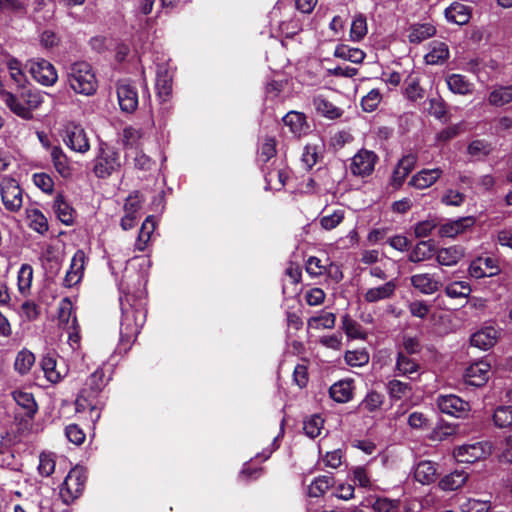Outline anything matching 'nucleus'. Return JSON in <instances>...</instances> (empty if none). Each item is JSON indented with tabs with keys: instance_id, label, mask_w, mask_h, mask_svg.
Instances as JSON below:
<instances>
[{
	"instance_id": "1",
	"label": "nucleus",
	"mask_w": 512,
	"mask_h": 512,
	"mask_svg": "<svg viewBox=\"0 0 512 512\" xmlns=\"http://www.w3.org/2000/svg\"><path fill=\"white\" fill-rule=\"evenodd\" d=\"M127 292L120 298L121 322L119 349L127 352L139 335L146 321V292L144 288L131 292L127 285Z\"/></svg>"
},
{
	"instance_id": "2",
	"label": "nucleus",
	"mask_w": 512,
	"mask_h": 512,
	"mask_svg": "<svg viewBox=\"0 0 512 512\" xmlns=\"http://www.w3.org/2000/svg\"><path fill=\"white\" fill-rule=\"evenodd\" d=\"M108 379L102 368L96 369L86 380L76 401V413L83 420L94 425L101 417L102 403L97 399Z\"/></svg>"
},
{
	"instance_id": "3",
	"label": "nucleus",
	"mask_w": 512,
	"mask_h": 512,
	"mask_svg": "<svg viewBox=\"0 0 512 512\" xmlns=\"http://www.w3.org/2000/svg\"><path fill=\"white\" fill-rule=\"evenodd\" d=\"M44 95L38 90H26L20 95L1 91V101L17 116L31 119L32 112L43 103Z\"/></svg>"
},
{
	"instance_id": "4",
	"label": "nucleus",
	"mask_w": 512,
	"mask_h": 512,
	"mask_svg": "<svg viewBox=\"0 0 512 512\" xmlns=\"http://www.w3.org/2000/svg\"><path fill=\"white\" fill-rule=\"evenodd\" d=\"M71 89L82 95H93L98 87V81L92 66L84 61L73 63L67 72Z\"/></svg>"
},
{
	"instance_id": "5",
	"label": "nucleus",
	"mask_w": 512,
	"mask_h": 512,
	"mask_svg": "<svg viewBox=\"0 0 512 512\" xmlns=\"http://www.w3.org/2000/svg\"><path fill=\"white\" fill-rule=\"evenodd\" d=\"M59 326L68 334V341L72 349L79 346L80 334L79 324L75 315L72 301L69 298H63L58 305Z\"/></svg>"
},
{
	"instance_id": "6",
	"label": "nucleus",
	"mask_w": 512,
	"mask_h": 512,
	"mask_svg": "<svg viewBox=\"0 0 512 512\" xmlns=\"http://www.w3.org/2000/svg\"><path fill=\"white\" fill-rule=\"evenodd\" d=\"M121 168L120 153L112 147L101 145L94 160L93 172L98 178H107Z\"/></svg>"
},
{
	"instance_id": "7",
	"label": "nucleus",
	"mask_w": 512,
	"mask_h": 512,
	"mask_svg": "<svg viewBox=\"0 0 512 512\" xmlns=\"http://www.w3.org/2000/svg\"><path fill=\"white\" fill-rule=\"evenodd\" d=\"M0 196L4 208L16 213L23 206V189L12 177L5 176L0 180Z\"/></svg>"
},
{
	"instance_id": "8",
	"label": "nucleus",
	"mask_w": 512,
	"mask_h": 512,
	"mask_svg": "<svg viewBox=\"0 0 512 512\" xmlns=\"http://www.w3.org/2000/svg\"><path fill=\"white\" fill-rule=\"evenodd\" d=\"M86 482L85 472L78 467L69 471L60 486V497L65 504H69L77 499L83 492Z\"/></svg>"
},
{
	"instance_id": "9",
	"label": "nucleus",
	"mask_w": 512,
	"mask_h": 512,
	"mask_svg": "<svg viewBox=\"0 0 512 512\" xmlns=\"http://www.w3.org/2000/svg\"><path fill=\"white\" fill-rule=\"evenodd\" d=\"M377 161L375 152L363 148L351 158L349 170L356 177H368L373 173Z\"/></svg>"
},
{
	"instance_id": "10",
	"label": "nucleus",
	"mask_w": 512,
	"mask_h": 512,
	"mask_svg": "<svg viewBox=\"0 0 512 512\" xmlns=\"http://www.w3.org/2000/svg\"><path fill=\"white\" fill-rule=\"evenodd\" d=\"M491 454V447L486 442L465 444L454 450V457L462 463H474Z\"/></svg>"
},
{
	"instance_id": "11",
	"label": "nucleus",
	"mask_w": 512,
	"mask_h": 512,
	"mask_svg": "<svg viewBox=\"0 0 512 512\" xmlns=\"http://www.w3.org/2000/svg\"><path fill=\"white\" fill-rule=\"evenodd\" d=\"M29 71L32 77L44 86H52L58 79L55 67L44 59L31 60Z\"/></svg>"
},
{
	"instance_id": "12",
	"label": "nucleus",
	"mask_w": 512,
	"mask_h": 512,
	"mask_svg": "<svg viewBox=\"0 0 512 512\" xmlns=\"http://www.w3.org/2000/svg\"><path fill=\"white\" fill-rule=\"evenodd\" d=\"M437 406L442 413L458 418L464 417L470 411L469 403L454 394L439 395Z\"/></svg>"
},
{
	"instance_id": "13",
	"label": "nucleus",
	"mask_w": 512,
	"mask_h": 512,
	"mask_svg": "<svg viewBox=\"0 0 512 512\" xmlns=\"http://www.w3.org/2000/svg\"><path fill=\"white\" fill-rule=\"evenodd\" d=\"M63 140L65 144L75 152L86 153L90 149L87 135L84 129L78 125H67Z\"/></svg>"
},
{
	"instance_id": "14",
	"label": "nucleus",
	"mask_w": 512,
	"mask_h": 512,
	"mask_svg": "<svg viewBox=\"0 0 512 512\" xmlns=\"http://www.w3.org/2000/svg\"><path fill=\"white\" fill-rule=\"evenodd\" d=\"M141 203L142 199L138 192H133L126 198L124 204V215L120 222L123 230H129L135 226L139 218Z\"/></svg>"
},
{
	"instance_id": "15",
	"label": "nucleus",
	"mask_w": 512,
	"mask_h": 512,
	"mask_svg": "<svg viewBox=\"0 0 512 512\" xmlns=\"http://www.w3.org/2000/svg\"><path fill=\"white\" fill-rule=\"evenodd\" d=\"M468 272L471 277L480 279L499 274L500 268L496 259L491 257H479L471 262Z\"/></svg>"
},
{
	"instance_id": "16",
	"label": "nucleus",
	"mask_w": 512,
	"mask_h": 512,
	"mask_svg": "<svg viewBox=\"0 0 512 512\" xmlns=\"http://www.w3.org/2000/svg\"><path fill=\"white\" fill-rule=\"evenodd\" d=\"M85 262V252L83 250H77L71 259L70 267L64 277V286L71 288L80 283L84 274Z\"/></svg>"
},
{
	"instance_id": "17",
	"label": "nucleus",
	"mask_w": 512,
	"mask_h": 512,
	"mask_svg": "<svg viewBox=\"0 0 512 512\" xmlns=\"http://www.w3.org/2000/svg\"><path fill=\"white\" fill-rule=\"evenodd\" d=\"M490 364L485 360H480L466 368L464 378L467 384L472 386H482L489 379Z\"/></svg>"
},
{
	"instance_id": "18",
	"label": "nucleus",
	"mask_w": 512,
	"mask_h": 512,
	"mask_svg": "<svg viewBox=\"0 0 512 512\" xmlns=\"http://www.w3.org/2000/svg\"><path fill=\"white\" fill-rule=\"evenodd\" d=\"M117 96L122 111L132 113L138 106V93L134 86L120 82L117 87Z\"/></svg>"
},
{
	"instance_id": "19",
	"label": "nucleus",
	"mask_w": 512,
	"mask_h": 512,
	"mask_svg": "<svg viewBox=\"0 0 512 512\" xmlns=\"http://www.w3.org/2000/svg\"><path fill=\"white\" fill-rule=\"evenodd\" d=\"M475 223L473 217H463L457 220L449 221L439 225L438 235L442 238H454L463 234L466 230L471 228Z\"/></svg>"
},
{
	"instance_id": "20",
	"label": "nucleus",
	"mask_w": 512,
	"mask_h": 512,
	"mask_svg": "<svg viewBox=\"0 0 512 512\" xmlns=\"http://www.w3.org/2000/svg\"><path fill=\"white\" fill-rule=\"evenodd\" d=\"M411 285L425 295L434 294L441 287V282L430 273L414 274L410 278Z\"/></svg>"
},
{
	"instance_id": "21",
	"label": "nucleus",
	"mask_w": 512,
	"mask_h": 512,
	"mask_svg": "<svg viewBox=\"0 0 512 512\" xmlns=\"http://www.w3.org/2000/svg\"><path fill=\"white\" fill-rule=\"evenodd\" d=\"M441 168L422 169L417 172L409 181V185L416 189H426L436 183L442 176Z\"/></svg>"
},
{
	"instance_id": "22",
	"label": "nucleus",
	"mask_w": 512,
	"mask_h": 512,
	"mask_svg": "<svg viewBox=\"0 0 512 512\" xmlns=\"http://www.w3.org/2000/svg\"><path fill=\"white\" fill-rule=\"evenodd\" d=\"M396 287L397 285L394 280L387 281L386 283L377 287H371L364 293V300L368 303H376L390 299L394 296Z\"/></svg>"
},
{
	"instance_id": "23",
	"label": "nucleus",
	"mask_w": 512,
	"mask_h": 512,
	"mask_svg": "<svg viewBox=\"0 0 512 512\" xmlns=\"http://www.w3.org/2000/svg\"><path fill=\"white\" fill-rule=\"evenodd\" d=\"M436 261L442 266H454L464 257V249L459 245H453L436 249Z\"/></svg>"
},
{
	"instance_id": "24",
	"label": "nucleus",
	"mask_w": 512,
	"mask_h": 512,
	"mask_svg": "<svg viewBox=\"0 0 512 512\" xmlns=\"http://www.w3.org/2000/svg\"><path fill=\"white\" fill-rule=\"evenodd\" d=\"M156 90L157 96L162 102L167 101L172 92V76L164 65L158 66L157 69Z\"/></svg>"
},
{
	"instance_id": "25",
	"label": "nucleus",
	"mask_w": 512,
	"mask_h": 512,
	"mask_svg": "<svg viewBox=\"0 0 512 512\" xmlns=\"http://www.w3.org/2000/svg\"><path fill=\"white\" fill-rule=\"evenodd\" d=\"M414 479L422 485H429L436 480V464L429 460L420 461L414 468Z\"/></svg>"
},
{
	"instance_id": "26",
	"label": "nucleus",
	"mask_w": 512,
	"mask_h": 512,
	"mask_svg": "<svg viewBox=\"0 0 512 512\" xmlns=\"http://www.w3.org/2000/svg\"><path fill=\"white\" fill-rule=\"evenodd\" d=\"M353 391L354 386L352 380H340L330 387L329 395L338 403H346L353 398Z\"/></svg>"
},
{
	"instance_id": "27",
	"label": "nucleus",
	"mask_w": 512,
	"mask_h": 512,
	"mask_svg": "<svg viewBox=\"0 0 512 512\" xmlns=\"http://www.w3.org/2000/svg\"><path fill=\"white\" fill-rule=\"evenodd\" d=\"M436 252L435 245L431 240L418 242L409 253L408 260L413 263H420L430 260Z\"/></svg>"
},
{
	"instance_id": "28",
	"label": "nucleus",
	"mask_w": 512,
	"mask_h": 512,
	"mask_svg": "<svg viewBox=\"0 0 512 512\" xmlns=\"http://www.w3.org/2000/svg\"><path fill=\"white\" fill-rule=\"evenodd\" d=\"M50 157L55 170L63 178H69L72 175V168L70 166L69 159L60 146L51 147Z\"/></svg>"
},
{
	"instance_id": "29",
	"label": "nucleus",
	"mask_w": 512,
	"mask_h": 512,
	"mask_svg": "<svg viewBox=\"0 0 512 512\" xmlns=\"http://www.w3.org/2000/svg\"><path fill=\"white\" fill-rule=\"evenodd\" d=\"M498 332L493 327H485L471 336V344L482 350L491 348L497 341Z\"/></svg>"
},
{
	"instance_id": "30",
	"label": "nucleus",
	"mask_w": 512,
	"mask_h": 512,
	"mask_svg": "<svg viewBox=\"0 0 512 512\" xmlns=\"http://www.w3.org/2000/svg\"><path fill=\"white\" fill-rule=\"evenodd\" d=\"M512 102V83L509 85H494L488 95V103L502 107Z\"/></svg>"
},
{
	"instance_id": "31",
	"label": "nucleus",
	"mask_w": 512,
	"mask_h": 512,
	"mask_svg": "<svg viewBox=\"0 0 512 512\" xmlns=\"http://www.w3.org/2000/svg\"><path fill=\"white\" fill-rule=\"evenodd\" d=\"M445 17L451 23L464 25L471 18V10L464 4L454 2L445 9Z\"/></svg>"
},
{
	"instance_id": "32",
	"label": "nucleus",
	"mask_w": 512,
	"mask_h": 512,
	"mask_svg": "<svg viewBox=\"0 0 512 512\" xmlns=\"http://www.w3.org/2000/svg\"><path fill=\"white\" fill-rule=\"evenodd\" d=\"M155 227L156 223L154 221V217L148 216L141 225L138 237L134 245L135 251L143 252L147 249Z\"/></svg>"
},
{
	"instance_id": "33",
	"label": "nucleus",
	"mask_w": 512,
	"mask_h": 512,
	"mask_svg": "<svg viewBox=\"0 0 512 512\" xmlns=\"http://www.w3.org/2000/svg\"><path fill=\"white\" fill-rule=\"evenodd\" d=\"M54 212L57 218L65 225L70 226L74 223V209L72 206L64 199L61 194H58L54 199L53 204Z\"/></svg>"
},
{
	"instance_id": "34",
	"label": "nucleus",
	"mask_w": 512,
	"mask_h": 512,
	"mask_svg": "<svg viewBox=\"0 0 512 512\" xmlns=\"http://www.w3.org/2000/svg\"><path fill=\"white\" fill-rule=\"evenodd\" d=\"M408 39L411 43L419 44L436 34V28L431 23H417L410 26Z\"/></svg>"
},
{
	"instance_id": "35",
	"label": "nucleus",
	"mask_w": 512,
	"mask_h": 512,
	"mask_svg": "<svg viewBox=\"0 0 512 512\" xmlns=\"http://www.w3.org/2000/svg\"><path fill=\"white\" fill-rule=\"evenodd\" d=\"M450 56L448 45L444 42L433 41L430 51L425 55V61L430 65L443 64Z\"/></svg>"
},
{
	"instance_id": "36",
	"label": "nucleus",
	"mask_w": 512,
	"mask_h": 512,
	"mask_svg": "<svg viewBox=\"0 0 512 512\" xmlns=\"http://www.w3.org/2000/svg\"><path fill=\"white\" fill-rule=\"evenodd\" d=\"M41 367L44 375L51 383H58L66 374L65 369L58 367L57 361L53 356L46 355L41 360Z\"/></svg>"
},
{
	"instance_id": "37",
	"label": "nucleus",
	"mask_w": 512,
	"mask_h": 512,
	"mask_svg": "<svg viewBox=\"0 0 512 512\" xmlns=\"http://www.w3.org/2000/svg\"><path fill=\"white\" fill-rule=\"evenodd\" d=\"M446 83L449 90L454 94L467 95L473 91V84L461 74L448 75Z\"/></svg>"
},
{
	"instance_id": "38",
	"label": "nucleus",
	"mask_w": 512,
	"mask_h": 512,
	"mask_svg": "<svg viewBox=\"0 0 512 512\" xmlns=\"http://www.w3.org/2000/svg\"><path fill=\"white\" fill-rule=\"evenodd\" d=\"M468 480V474L462 470H456L444 476L439 481V487L443 491H454L461 488Z\"/></svg>"
},
{
	"instance_id": "39",
	"label": "nucleus",
	"mask_w": 512,
	"mask_h": 512,
	"mask_svg": "<svg viewBox=\"0 0 512 512\" xmlns=\"http://www.w3.org/2000/svg\"><path fill=\"white\" fill-rule=\"evenodd\" d=\"M12 397L17 405L24 410L26 416L33 417L37 412V403L32 393L23 390H15L12 392Z\"/></svg>"
},
{
	"instance_id": "40",
	"label": "nucleus",
	"mask_w": 512,
	"mask_h": 512,
	"mask_svg": "<svg viewBox=\"0 0 512 512\" xmlns=\"http://www.w3.org/2000/svg\"><path fill=\"white\" fill-rule=\"evenodd\" d=\"M336 323V315L332 312L321 311L307 321V328L314 330L332 329Z\"/></svg>"
},
{
	"instance_id": "41",
	"label": "nucleus",
	"mask_w": 512,
	"mask_h": 512,
	"mask_svg": "<svg viewBox=\"0 0 512 512\" xmlns=\"http://www.w3.org/2000/svg\"><path fill=\"white\" fill-rule=\"evenodd\" d=\"M283 122L289 127L290 131L300 136L308 125L306 124V117L303 113L297 111H290L283 117Z\"/></svg>"
},
{
	"instance_id": "42",
	"label": "nucleus",
	"mask_w": 512,
	"mask_h": 512,
	"mask_svg": "<svg viewBox=\"0 0 512 512\" xmlns=\"http://www.w3.org/2000/svg\"><path fill=\"white\" fill-rule=\"evenodd\" d=\"M395 368L399 376L410 377L411 374L418 372L420 366L404 352L398 351Z\"/></svg>"
},
{
	"instance_id": "43",
	"label": "nucleus",
	"mask_w": 512,
	"mask_h": 512,
	"mask_svg": "<svg viewBox=\"0 0 512 512\" xmlns=\"http://www.w3.org/2000/svg\"><path fill=\"white\" fill-rule=\"evenodd\" d=\"M334 56L355 64H360L365 59L366 54L361 49L342 44L335 48Z\"/></svg>"
},
{
	"instance_id": "44",
	"label": "nucleus",
	"mask_w": 512,
	"mask_h": 512,
	"mask_svg": "<svg viewBox=\"0 0 512 512\" xmlns=\"http://www.w3.org/2000/svg\"><path fill=\"white\" fill-rule=\"evenodd\" d=\"M26 217L30 228L39 234H44L48 230V221L39 209H26Z\"/></svg>"
},
{
	"instance_id": "45",
	"label": "nucleus",
	"mask_w": 512,
	"mask_h": 512,
	"mask_svg": "<svg viewBox=\"0 0 512 512\" xmlns=\"http://www.w3.org/2000/svg\"><path fill=\"white\" fill-rule=\"evenodd\" d=\"M472 289L468 282L466 281H453L446 285L444 292L447 297L456 299V298H467Z\"/></svg>"
},
{
	"instance_id": "46",
	"label": "nucleus",
	"mask_w": 512,
	"mask_h": 512,
	"mask_svg": "<svg viewBox=\"0 0 512 512\" xmlns=\"http://www.w3.org/2000/svg\"><path fill=\"white\" fill-rule=\"evenodd\" d=\"M313 104L316 110L325 117L335 119L341 116V110L335 105H333L331 102H329L323 96L315 97L313 100Z\"/></svg>"
},
{
	"instance_id": "47",
	"label": "nucleus",
	"mask_w": 512,
	"mask_h": 512,
	"mask_svg": "<svg viewBox=\"0 0 512 512\" xmlns=\"http://www.w3.org/2000/svg\"><path fill=\"white\" fill-rule=\"evenodd\" d=\"M143 132L141 129L129 126L123 129L122 141L127 149L137 150L141 144Z\"/></svg>"
},
{
	"instance_id": "48",
	"label": "nucleus",
	"mask_w": 512,
	"mask_h": 512,
	"mask_svg": "<svg viewBox=\"0 0 512 512\" xmlns=\"http://www.w3.org/2000/svg\"><path fill=\"white\" fill-rule=\"evenodd\" d=\"M342 329L348 338L362 340L366 338L362 326L347 314L342 317Z\"/></svg>"
},
{
	"instance_id": "49",
	"label": "nucleus",
	"mask_w": 512,
	"mask_h": 512,
	"mask_svg": "<svg viewBox=\"0 0 512 512\" xmlns=\"http://www.w3.org/2000/svg\"><path fill=\"white\" fill-rule=\"evenodd\" d=\"M333 479L330 476L323 475L317 477L308 487L310 497H320L332 486Z\"/></svg>"
},
{
	"instance_id": "50",
	"label": "nucleus",
	"mask_w": 512,
	"mask_h": 512,
	"mask_svg": "<svg viewBox=\"0 0 512 512\" xmlns=\"http://www.w3.org/2000/svg\"><path fill=\"white\" fill-rule=\"evenodd\" d=\"M493 422L498 428L512 427V406H499L493 413Z\"/></svg>"
},
{
	"instance_id": "51",
	"label": "nucleus",
	"mask_w": 512,
	"mask_h": 512,
	"mask_svg": "<svg viewBox=\"0 0 512 512\" xmlns=\"http://www.w3.org/2000/svg\"><path fill=\"white\" fill-rule=\"evenodd\" d=\"M368 32L366 17L357 15L352 21L350 28V39L354 42L361 41Z\"/></svg>"
},
{
	"instance_id": "52",
	"label": "nucleus",
	"mask_w": 512,
	"mask_h": 512,
	"mask_svg": "<svg viewBox=\"0 0 512 512\" xmlns=\"http://www.w3.org/2000/svg\"><path fill=\"white\" fill-rule=\"evenodd\" d=\"M345 362L351 367H362L369 363V353L365 349L347 351Z\"/></svg>"
},
{
	"instance_id": "53",
	"label": "nucleus",
	"mask_w": 512,
	"mask_h": 512,
	"mask_svg": "<svg viewBox=\"0 0 512 512\" xmlns=\"http://www.w3.org/2000/svg\"><path fill=\"white\" fill-rule=\"evenodd\" d=\"M35 362V356L28 350H21L18 352L14 367L20 374H26Z\"/></svg>"
},
{
	"instance_id": "54",
	"label": "nucleus",
	"mask_w": 512,
	"mask_h": 512,
	"mask_svg": "<svg viewBox=\"0 0 512 512\" xmlns=\"http://www.w3.org/2000/svg\"><path fill=\"white\" fill-rule=\"evenodd\" d=\"M56 459L55 454L51 452H43L39 455L38 471L44 477H49L55 471Z\"/></svg>"
},
{
	"instance_id": "55",
	"label": "nucleus",
	"mask_w": 512,
	"mask_h": 512,
	"mask_svg": "<svg viewBox=\"0 0 512 512\" xmlns=\"http://www.w3.org/2000/svg\"><path fill=\"white\" fill-rule=\"evenodd\" d=\"M405 95L410 101L414 102L424 98L425 90L420 86L416 77L410 76L406 80Z\"/></svg>"
},
{
	"instance_id": "56",
	"label": "nucleus",
	"mask_w": 512,
	"mask_h": 512,
	"mask_svg": "<svg viewBox=\"0 0 512 512\" xmlns=\"http://www.w3.org/2000/svg\"><path fill=\"white\" fill-rule=\"evenodd\" d=\"M345 212L343 209L334 210L331 214L320 217L319 222L323 229L332 230L344 220Z\"/></svg>"
},
{
	"instance_id": "57",
	"label": "nucleus",
	"mask_w": 512,
	"mask_h": 512,
	"mask_svg": "<svg viewBox=\"0 0 512 512\" xmlns=\"http://www.w3.org/2000/svg\"><path fill=\"white\" fill-rule=\"evenodd\" d=\"M382 403L383 396L376 391H371L361 401L359 408L364 411L374 412L381 407Z\"/></svg>"
},
{
	"instance_id": "58",
	"label": "nucleus",
	"mask_w": 512,
	"mask_h": 512,
	"mask_svg": "<svg viewBox=\"0 0 512 512\" xmlns=\"http://www.w3.org/2000/svg\"><path fill=\"white\" fill-rule=\"evenodd\" d=\"M323 423L319 415H313L304 421L303 430L308 437L315 438L320 435Z\"/></svg>"
},
{
	"instance_id": "59",
	"label": "nucleus",
	"mask_w": 512,
	"mask_h": 512,
	"mask_svg": "<svg viewBox=\"0 0 512 512\" xmlns=\"http://www.w3.org/2000/svg\"><path fill=\"white\" fill-rule=\"evenodd\" d=\"M387 390L391 398L401 399L411 391V386L408 383L393 379L388 382Z\"/></svg>"
},
{
	"instance_id": "60",
	"label": "nucleus",
	"mask_w": 512,
	"mask_h": 512,
	"mask_svg": "<svg viewBox=\"0 0 512 512\" xmlns=\"http://www.w3.org/2000/svg\"><path fill=\"white\" fill-rule=\"evenodd\" d=\"M491 509L489 500H478L469 498L461 504L462 512H488Z\"/></svg>"
},
{
	"instance_id": "61",
	"label": "nucleus",
	"mask_w": 512,
	"mask_h": 512,
	"mask_svg": "<svg viewBox=\"0 0 512 512\" xmlns=\"http://www.w3.org/2000/svg\"><path fill=\"white\" fill-rule=\"evenodd\" d=\"M382 100V95L379 89H372L361 100V105L364 111H374Z\"/></svg>"
},
{
	"instance_id": "62",
	"label": "nucleus",
	"mask_w": 512,
	"mask_h": 512,
	"mask_svg": "<svg viewBox=\"0 0 512 512\" xmlns=\"http://www.w3.org/2000/svg\"><path fill=\"white\" fill-rule=\"evenodd\" d=\"M328 266L315 256H310L306 261V271L311 277H319L327 272Z\"/></svg>"
},
{
	"instance_id": "63",
	"label": "nucleus",
	"mask_w": 512,
	"mask_h": 512,
	"mask_svg": "<svg viewBox=\"0 0 512 512\" xmlns=\"http://www.w3.org/2000/svg\"><path fill=\"white\" fill-rule=\"evenodd\" d=\"M438 227V223L434 219H426L423 221L418 222L414 226V234L417 238H426L433 230H435Z\"/></svg>"
},
{
	"instance_id": "64",
	"label": "nucleus",
	"mask_w": 512,
	"mask_h": 512,
	"mask_svg": "<svg viewBox=\"0 0 512 512\" xmlns=\"http://www.w3.org/2000/svg\"><path fill=\"white\" fill-rule=\"evenodd\" d=\"M400 502L388 498H377L372 505L375 512H398Z\"/></svg>"
}]
</instances>
